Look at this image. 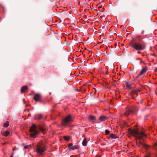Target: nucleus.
I'll return each mask as SVG.
<instances>
[{
	"label": "nucleus",
	"mask_w": 157,
	"mask_h": 157,
	"mask_svg": "<svg viewBox=\"0 0 157 157\" xmlns=\"http://www.w3.org/2000/svg\"><path fill=\"white\" fill-rule=\"evenodd\" d=\"M31 146V145H27L25 146L24 147L25 149L27 148L28 147H30Z\"/></svg>",
	"instance_id": "5701e85b"
},
{
	"label": "nucleus",
	"mask_w": 157,
	"mask_h": 157,
	"mask_svg": "<svg viewBox=\"0 0 157 157\" xmlns=\"http://www.w3.org/2000/svg\"><path fill=\"white\" fill-rule=\"evenodd\" d=\"M134 113V111L130 109H128L127 110L126 112L125 113V114L126 116H128L130 114H132Z\"/></svg>",
	"instance_id": "6e6552de"
},
{
	"label": "nucleus",
	"mask_w": 157,
	"mask_h": 157,
	"mask_svg": "<svg viewBox=\"0 0 157 157\" xmlns=\"http://www.w3.org/2000/svg\"><path fill=\"white\" fill-rule=\"evenodd\" d=\"M76 90L78 91V92H79V91L78 90V89H76Z\"/></svg>",
	"instance_id": "2f4dec72"
},
{
	"label": "nucleus",
	"mask_w": 157,
	"mask_h": 157,
	"mask_svg": "<svg viewBox=\"0 0 157 157\" xmlns=\"http://www.w3.org/2000/svg\"><path fill=\"white\" fill-rule=\"evenodd\" d=\"M70 157H79V156H78V155H72Z\"/></svg>",
	"instance_id": "393cba45"
},
{
	"label": "nucleus",
	"mask_w": 157,
	"mask_h": 157,
	"mask_svg": "<svg viewBox=\"0 0 157 157\" xmlns=\"http://www.w3.org/2000/svg\"><path fill=\"white\" fill-rule=\"evenodd\" d=\"M143 33V32H142V34Z\"/></svg>",
	"instance_id": "c9c22d12"
},
{
	"label": "nucleus",
	"mask_w": 157,
	"mask_h": 157,
	"mask_svg": "<svg viewBox=\"0 0 157 157\" xmlns=\"http://www.w3.org/2000/svg\"><path fill=\"white\" fill-rule=\"evenodd\" d=\"M105 133L106 135H107L109 133V131L108 130L106 129L105 131Z\"/></svg>",
	"instance_id": "4be33fe9"
},
{
	"label": "nucleus",
	"mask_w": 157,
	"mask_h": 157,
	"mask_svg": "<svg viewBox=\"0 0 157 157\" xmlns=\"http://www.w3.org/2000/svg\"><path fill=\"white\" fill-rule=\"evenodd\" d=\"M126 85L127 88H130L131 85L130 84H128V81L126 82Z\"/></svg>",
	"instance_id": "a211bd4d"
},
{
	"label": "nucleus",
	"mask_w": 157,
	"mask_h": 157,
	"mask_svg": "<svg viewBox=\"0 0 157 157\" xmlns=\"http://www.w3.org/2000/svg\"><path fill=\"white\" fill-rule=\"evenodd\" d=\"M37 128H38L44 134L45 133V129L43 127L40 125L37 127L35 125L33 124L30 129V132L31 133L30 135L31 137L34 138L38 134V132L36 130Z\"/></svg>",
	"instance_id": "f257e3e1"
},
{
	"label": "nucleus",
	"mask_w": 157,
	"mask_h": 157,
	"mask_svg": "<svg viewBox=\"0 0 157 157\" xmlns=\"http://www.w3.org/2000/svg\"><path fill=\"white\" fill-rule=\"evenodd\" d=\"M154 146L155 149H157V143L155 144Z\"/></svg>",
	"instance_id": "a878e982"
},
{
	"label": "nucleus",
	"mask_w": 157,
	"mask_h": 157,
	"mask_svg": "<svg viewBox=\"0 0 157 157\" xmlns=\"http://www.w3.org/2000/svg\"><path fill=\"white\" fill-rule=\"evenodd\" d=\"M78 148V147L77 146L74 145L72 147L69 148V149L70 150H74L75 149H77Z\"/></svg>",
	"instance_id": "4468645a"
},
{
	"label": "nucleus",
	"mask_w": 157,
	"mask_h": 157,
	"mask_svg": "<svg viewBox=\"0 0 157 157\" xmlns=\"http://www.w3.org/2000/svg\"><path fill=\"white\" fill-rule=\"evenodd\" d=\"M45 151V148L44 147L38 146L36 148V152L41 154Z\"/></svg>",
	"instance_id": "423d86ee"
},
{
	"label": "nucleus",
	"mask_w": 157,
	"mask_h": 157,
	"mask_svg": "<svg viewBox=\"0 0 157 157\" xmlns=\"http://www.w3.org/2000/svg\"><path fill=\"white\" fill-rule=\"evenodd\" d=\"M140 75H139V74L136 77V78H138V77H139V76H140Z\"/></svg>",
	"instance_id": "c85d7f7f"
},
{
	"label": "nucleus",
	"mask_w": 157,
	"mask_h": 157,
	"mask_svg": "<svg viewBox=\"0 0 157 157\" xmlns=\"http://www.w3.org/2000/svg\"><path fill=\"white\" fill-rule=\"evenodd\" d=\"M110 137L112 138H116L115 135L113 133L110 134Z\"/></svg>",
	"instance_id": "6ab92c4d"
},
{
	"label": "nucleus",
	"mask_w": 157,
	"mask_h": 157,
	"mask_svg": "<svg viewBox=\"0 0 157 157\" xmlns=\"http://www.w3.org/2000/svg\"><path fill=\"white\" fill-rule=\"evenodd\" d=\"M134 50H135L134 49V50H133V51H134Z\"/></svg>",
	"instance_id": "f704fd0d"
},
{
	"label": "nucleus",
	"mask_w": 157,
	"mask_h": 157,
	"mask_svg": "<svg viewBox=\"0 0 157 157\" xmlns=\"http://www.w3.org/2000/svg\"><path fill=\"white\" fill-rule=\"evenodd\" d=\"M144 63V62H143V61H141V62H140V63Z\"/></svg>",
	"instance_id": "7c9ffc66"
},
{
	"label": "nucleus",
	"mask_w": 157,
	"mask_h": 157,
	"mask_svg": "<svg viewBox=\"0 0 157 157\" xmlns=\"http://www.w3.org/2000/svg\"><path fill=\"white\" fill-rule=\"evenodd\" d=\"M89 118L91 120H94L95 119V117L92 115L89 116Z\"/></svg>",
	"instance_id": "dca6fc26"
},
{
	"label": "nucleus",
	"mask_w": 157,
	"mask_h": 157,
	"mask_svg": "<svg viewBox=\"0 0 157 157\" xmlns=\"http://www.w3.org/2000/svg\"><path fill=\"white\" fill-rule=\"evenodd\" d=\"M33 99L35 101L36 103L37 102H42L41 94L40 93L36 94L33 98Z\"/></svg>",
	"instance_id": "39448f33"
},
{
	"label": "nucleus",
	"mask_w": 157,
	"mask_h": 157,
	"mask_svg": "<svg viewBox=\"0 0 157 157\" xmlns=\"http://www.w3.org/2000/svg\"><path fill=\"white\" fill-rule=\"evenodd\" d=\"M136 90V91H137V92H140V90H138V89H137V90Z\"/></svg>",
	"instance_id": "cd10ccee"
},
{
	"label": "nucleus",
	"mask_w": 157,
	"mask_h": 157,
	"mask_svg": "<svg viewBox=\"0 0 157 157\" xmlns=\"http://www.w3.org/2000/svg\"><path fill=\"white\" fill-rule=\"evenodd\" d=\"M73 146V144L72 143H70L69 144L68 147L69 148L70 147H71Z\"/></svg>",
	"instance_id": "b1692460"
},
{
	"label": "nucleus",
	"mask_w": 157,
	"mask_h": 157,
	"mask_svg": "<svg viewBox=\"0 0 157 157\" xmlns=\"http://www.w3.org/2000/svg\"><path fill=\"white\" fill-rule=\"evenodd\" d=\"M147 70V67H145L141 70L140 73L139 74V75H143L144 73Z\"/></svg>",
	"instance_id": "1a4fd4ad"
},
{
	"label": "nucleus",
	"mask_w": 157,
	"mask_h": 157,
	"mask_svg": "<svg viewBox=\"0 0 157 157\" xmlns=\"http://www.w3.org/2000/svg\"><path fill=\"white\" fill-rule=\"evenodd\" d=\"M99 119L101 121H105L107 119V117L105 116H102L100 117Z\"/></svg>",
	"instance_id": "9b49d317"
},
{
	"label": "nucleus",
	"mask_w": 157,
	"mask_h": 157,
	"mask_svg": "<svg viewBox=\"0 0 157 157\" xmlns=\"http://www.w3.org/2000/svg\"><path fill=\"white\" fill-rule=\"evenodd\" d=\"M71 121V116L70 115L68 116L63 120L62 125L64 126H66Z\"/></svg>",
	"instance_id": "20e7f679"
},
{
	"label": "nucleus",
	"mask_w": 157,
	"mask_h": 157,
	"mask_svg": "<svg viewBox=\"0 0 157 157\" xmlns=\"http://www.w3.org/2000/svg\"><path fill=\"white\" fill-rule=\"evenodd\" d=\"M63 138L67 141H68L70 139L69 137L67 136H63Z\"/></svg>",
	"instance_id": "aec40b11"
},
{
	"label": "nucleus",
	"mask_w": 157,
	"mask_h": 157,
	"mask_svg": "<svg viewBox=\"0 0 157 157\" xmlns=\"http://www.w3.org/2000/svg\"><path fill=\"white\" fill-rule=\"evenodd\" d=\"M9 134V132L7 131H5L2 133V134L5 136H7Z\"/></svg>",
	"instance_id": "f8f14e48"
},
{
	"label": "nucleus",
	"mask_w": 157,
	"mask_h": 157,
	"mask_svg": "<svg viewBox=\"0 0 157 157\" xmlns=\"http://www.w3.org/2000/svg\"><path fill=\"white\" fill-rule=\"evenodd\" d=\"M130 46L136 50H141L144 49V48L141 44L136 42H131Z\"/></svg>",
	"instance_id": "7ed1b4c3"
},
{
	"label": "nucleus",
	"mask_w": 157,
	"mask_h": 157,
	"mask_svg": "<svg viewBox=\"0 0 157 157\" xmlns=\"http://www.w3.org/2000/svg\"><path fill=\"white\" fill-rule=\"evenodd\" d=\"M129 133L131 135H133L136 138V139H140L143 138L144 136L147 137V135L145 134L143 132H139L138 130H132L130 128L128 129Z\"/></svg>",
	"instance_id": "f03ea898"
},
{
	"label": "nucleus",
	"mask_w": 157,
	"mask_h": 157,
	"mask_svg": "<svg viewBox=\"0 0 157 157\" xmlns=\"http://www.w3.org/2000/svg\"><path fill=\"white\" fill-rule=\"evenodd\" d=\"M13 154H14L13 153L12 154V155L10 156V157H13Z\"/></svg>",
	"instance_id": "c756f323"
},
{
	"label": "nucleus",
	"mask_w": 157,
	"mask_h": 157,
	"mask_svg": "<svg viewBox=\"0 0 157 157\" xmlns=\"http://www.w3.org/2000/svg\"><path fill=\"white\" fill-rule=\"evenodd\" d=\"M38 118H36V119L40 120L42 118L43 115L41 114H39L38 115Z\"/></svg>",
	"instance_id": "2eb2a0df"
},
{
	"label": "nucleus",
	"mask_w": 157,
	"mask_h": 157,
	"mask_svg": "<svg viewBox=\"0 0 157 157\" xmlns=\"http://www.w3.org/2000/svg\"><path fill=\"white\" fill-rule=\"evenodd\" d=\"M82 144L84 146H86L87 145V142L86 141V139L85 138L83 140L82 142Z\"/></svg>",
	"instance_id": "ddd939ff"
},
{
	"label": "nucleus",
	"mask_w": 157,
	"mask_h": 157,
	"mask_svg": "<svg viewBox=\"0 0 157 157\" xmlns=\"http://www.w3.org/2000/svg\"><path fill=\"white\" fill-rule=\"evenodd\" d=\"M9 125V121H7L4 124V127H7Z\"/></svg>",
	"instance_id": "f3484780"
},
{
	"label": "nucleus",
	"mask_w": 157,
	"mask_h": 157,
	"mask_svg": "<svg viewBox=\"0 0 157 157\" xmlns=\"http://www.w3.org/2000/svg\"><path fill=\"white\" fill-rule=\"evenodd\" d=\"M133 93V94H136L137 95H138L137 91L136 90H134L132 92Z\"/></svg>",
	"instance_id": "412c9836"
},
{
	"label": "nucleus",
	"mask_w": 157,
	"mask_h": 157,
	"mask_svg": "<svg viewBox=\"0 0 157 157\" xmlns=\"http://www.w3.org/2000/svg\"><path fill=\"white\" fill-rule=\"evenodd\" d=\"M5 144V143H3L2 144L4 145Z\"/></svg>",
	"instance_id": "72a5a7b5"
},
{
	"label": "nucleus",
	"mask_w": 157,
	"mask_h": 157,
	"mask_svg": "<svg viewBox=\"0 0 157 157\" xmlns=\"http://www.w3.org/2000/svg\"><path fill=\"white\" fill-rule=\"evenodd\" d=\"M136 144L139 147H141V145L143 146L144 147L146 148L149 147L148 145L142 142L141 141H140L139 142H136Z\"/></svg>",
	"instance_id": "0eeeda50"
},
{
	"label": "nucleus",
	"mask_w": 157,
	"mask_h": 157,
	"mask_svg": "<svg viewBox=\"0 0 157 157\" xmlns=\"http://www.w3.org/2000/svg\"><path fill=\"white\" fill-rule=\"evenodd\" d=\"M28 89V87L27 86H24L21 87V93L23 94L24 92Z\"/></svg>",
	"instance_id": "9d476101"
},
{
	"label": "nucleus",
	"mask_w": 157,
	"mask_h": 157,
	"mask_svg": "<svg viewBox=\"0 0 157 157\" xmlns=\"http://www.w3.org/2000/svg\"><path fill=\"white\" fill-rule=\"evenodd\" d=\"M23 101L24 102L25 104H26V101H25V99H23Z\"/></svg>",
	"instance_id": "bb28decb"
},
{
	"label": "nucleus",
	"mask_w": 157,
	"mask_h": 157,
	"mask_svg": "<svg viewBox=\"0 0 157 157\" xmlns=\"http://www.w3.org/2000/svg\"><path fill=\"white\" fill-rule=\"evenodd\" d=\"M138 53H140V52H138Z\"/></svg>",
	"instance_id": "473e14b6"
}]
</instances>
